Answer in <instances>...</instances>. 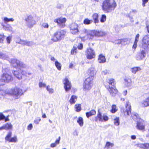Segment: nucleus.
Masks as SVG:
<instances>
[{
	"instance_id": "nucleus-1",
	"label": "nucleus",
	"mask_w": 149,
	"mask_h": 149,
	"mask_svg": "<svg viewBox=\"0 0 149 149\" xmlns=\"http://www.w3.org/2000/svg\"><path fill=\"white\" fill-rule=\"evenodd\" d=\"M117 6L114 0H104L102 2V9L105 13H110Z\"/></svg>"
},
{
	"instance_id": "nucleus-2",
	"label": "nucleus",
	"mask_w": 149,
	"mask_h": 149,
	"mask_svg": "<svg viewBox=\"0 0 149 149\" xmlns=\"http://www.w3.org/2000/svg\"><path fill=\"white\" fill-rule=\"evenodd\" d=\"M104 84L111 95L112 96H115L118 93V91L114 85V80L112 78L107 79Z\"/></svg>"
},
{
	"instance_id": "nucleus-3",
	"label": "nucleus",
	"mask_w": 149,
	"mask_h": 149,
	"mask_svg": "<svg viewBox=\"0 0 149 149\" xmlns=\"http://www.w3.org/2000/svg\"><path fill=\"white\" fill-rule=\"evenodd\" d=\"M24 94V91L21 88L15 87L10 90V95L15 99H18Z\"/></svg>"
},
{
	"instance_id": "nucleus-4",
	"label": "nucleus",
	"mask_w": 149,
	"mask_h": 149,
	"mask_svg": "<svg viewBox=\"0 0 149 149\" xmlns=\"http://www.w3.org/2000/svg\"><path fill=\"white\" fill-rule=\"evenodd\" d=\"M10 63L11 65L13 67L18 68L20 70H22L21 68H26L27 67L26 64L15 58H12L11 59Z\"/></svg>"
},
{
	"instance_id": "nucleus-5",
	"label": "nucleus",
	"mask_w": 149,
	"mask_h": 149,
	"mask_svg": "<svg viewBox=\"0 0 149 149\" xmlns=\"http://www.w3.org/2000/svg\"><path fill=\"white\" fill-rule=\"evenodd\" d=\"M10 63L11 65L13 67L18 68L20 70H22L21 68H26L27 67L26 64L15 58H12L11 59Z\"/></svg>"
},
{
	"instance_id": "nucleus-6",
	"label": "nucleus",
	"mask_w": 149,
	"mask_h": 149,
	"mask_svg": "<svg viewBox=\"0 0 149 149\" xmlns=\"http://www.w3.org/2000/svg\"><path fill=\"white\" fill-rule=\"evenodd\" d=\"M93 85V80L92 78H87L83 84V88L84 91H88L92 88Z\"/></svg>"
},
{
	"instance_id": "nucleus-7",
	"label": "nucleus",
	"mask_w": 149,
	"mask_h": 149,
	"mask_svg": "<svg viewBox=\"0 0 149 149\" xmlns=\"http://www.w3.org/2000/svg\"><path fill=\"white\" fill-rule=\"evenodd\" d=\"M65 33V31L62 30H59L56 32L52 40L54 42H57L64 38Z\"/></svg>"
},
{
	"instance_id": "nucleus-8",
	"label": "nucleus",
	"mask_w": 149,
	"mask_h": 149,
	"mask_svg": "<svg viewBox=\"0 0 149 149\" xmlns=\"http://www.w3.org/2000/svg\"><path fill=\"white\" fill-rule=\"evenodd\" d=\"M141 47L145 50L149 49V35H146L144 36L142 40Z\"/></svg>"
},
{
	"instance_id": "nucleus-9",
	"label": "nucleus",
	"mask_w": 149,
	"mask_h": 149,
	"mask_svg": "<svg viewBox=\"0 0 149 149\" xmlns=\"http://www.w3.org/2000/svg\"><path fill=\"white\" fill-rule=\"evenodd\" d=\"M12 73L14 75L19 79H22V74L27 76V75H30L31 74V72H27L23 70H18V71H13Z\"/></svg>"
},
{
	"instance_id": "nucleus-10",
	"label": "nucleus",
	"mask_w": 149,
	"mask_h": 149,
	"mask_svg": "<svg viewBox=\"0 0 149 149\" xmlns=\"http://www.w3.org/2000/svg\"><path fill=\"white\" fill-rule=\"evenodd\" d=\"M91 31L88 30L85 28H83L81 30V40L84 41L87 38L89 39H91L90 37V34Z\"/></svg>"
},
{
	"instance_id": "nucleus-11",
	"label": "nucleus",
	"mask_w": 149,
	"mask_h": 149,
	"mask_svg": "<svg viewBox=\"0 0 149 149\" xmlns=\"http://www.w3.org/2000/svg\"><path fill=\"white\" fill-rule=\"evenodd\" d=\"M106 34V33L102 31L93 30L91 31L90 34V37L91 39L93 38L94 36L97 37L102 36Z\"/></svg>"
},
{
	"instance_id": "nucleus-12",
	"label": "nucleus",
	"mask_w": 149,
	"mask_h": 149,
	"mask_svg": "<svg viewBox=\"0 0 149 149\" xmlns=\"http://www.w3.org/2000/svg\"><path fill=\"white\" fill-rule=\"evenodd\" d=\"M26 26L29 28H31L34 25L36 22L33 19V16L30 15L25 19Z\"/></svg>"
},
{
	"instance_id": "nucleus-13",
	"label": "nucleus",
	"mask_w": 149,
	"mask_h": 149,
	"mask_svg": "<svg viewBox=\"0 0 149 149\" xmlns=\"http://www.w3.org/2000/svg\"><path fill=\"white\" fill-rule=\"evenodd\" d=\"M78 26L77 24L73 23L70 26V30L71 33L73 34H77L79 31L78 29Z\"/></svg>"
},
{
	"instance_id": "nucleus-14",
	"label": "nucleus",
	"mask_w": 149,
	"mask_h": 149,
	"mask_svg": "<svg viewBox=\"0 0 149 149\" xmlns=\"http://www.w3.org/2000/svg\"><path fill=\"white\" fill-rule=\"evenodd\" d=\"M86 56L87 58L89 60L95 57V52L91 48H88L86 51Z\"/></svg>"
},
{
	"instance_id": "nucleus-15",
	"label": "nucleus",
	"mask_w": 149,
	"mask_h": 149,
	"mask_svg": "<svg viewBox=\"0 0 149 149\" xmlns=\"http://www.w3.org/2000/svg\"><path fill=\"white\" fill-rule=\"evenodd\" d=\"M136 127L139 130L144 131L145 130V122L142 119H140L139 121H138Z\"/></svg>"
},
{
	"instance_id": "nucleus-16",
	"label": "nucleus",
	"mask_w": 149,
	"mask_h": 149,
	"mask_svg": "<svg viewBox=\"0 0 149 149\" xmlns=\"http://www.w3.org/2000/svg\"><path fill=\"white\" fill-rule=\"evenodd\" d=\"M125 107L126 109L125 110H122L121 111L124 113V114L125 116L129 115L131 113V109L130 103L128 101H127L126 102Z\"/></svg>"
},
{
	"instance_id": "nucleus-17",
	"label": "nucleus",
	"mask_w": 149,
	"mask_h": 149,
	"mask_svg": "<svg viewBox=\"0 0 149 149\" xmlns=\"http://www.w3.org/2000/svg\"><path fill=\"white\" fill-rule=\"evenodd\" d=\"M63 83L64 84V88L66 91H68L71 89V84L67 78H66L64 80Z\"/></svg>"
},
{
	"instance_id": "nucleus-18",
	"label": "nucleus",
	"mask_w": 149,
	"mask_h": 149,
	"mask_svg": "<svg viewBox=\"0 0 149 149\" xmlns=\"http://www.w3.org/2000/svg\"><path fill=\"white\" fill-rule=\"evenodd\" d=\"M66 21V19L64 18L55 19L54 20V22L57 23L58 24H59L60 26L62 27H64L65 26V23Z\"/></svg>"
},
{
	"instance_id": "nucleus-19",
	"label": "nucleus",
	"mask_w": 149,
	"mask_h": 149,
	"mask_svg": "<svg viewBox=\"0 0 149 149\" xmlns=\"http://www.w3.org/2000/svg\"><path fill=\"white\" fill-rule=\"evenodd\" d=\"M96 71L95 69L93 67L90 68L88 70V74L90 76L88 78H92V80H93L94 76L95 75Z\"/></svg>"
},
{
	"instance_id": "nucleus-20",
	"label": "nucleus",
	"mask_w": 149,
	"mask_h": 149,
	"mask_svg": "<svg viewBox=\"0 0 149 149\" xmlns=\"http://www.w3.org/2000/svg\"><path fill=\"white\" fill-rule=\"evenodd\" d=\"M147 50H145L144 49H141V47L140 53L137 59L138 60H140L144 58L146 55V52Z\"/></svg>"
},
{
	"instance_id": "nucleus-21",
	"label": "nucleus",
	"mask_w": 149,
	"mask_h": 149,
	"mask_svg": "<svg viewBox=\"0 0 149 149\" xmlns=\"http://www.w3.org/2000/svg\"><path fill=\"white\" fill-rule=\"evenodd\" d=\"M98 119L100 121L102 122L104 120V121H106L108 120V117L106 115H103L102 116L101 113L98 112V114H97V116Z\"/></svg>"
},
{
	"instance_id": "nucleus-22",
	"label": "nucleus",
	"mask_w": 149,
	"mask_h": 149,
	"mask_svg": "<svg viewBox=\"0 0 149 149\" xmlns=\"http://www.w3.org/2000/svg\"><path fill=\"white\" fill-rule=\"evenodd\" d=\"M124 84L125 86L128 88H130L132 85V81L131 79L126 77L124 79Z\"/></svg>"
},
{
	"instance_id": "nucleus-23",
	"label": "nucleus",
	"mask_w": 149,
	"mask_h": 149,
	"mask_svg": "<svg viewBox=\"0 0 149 149\" xmlns=\"http://www.w3.org/2000/svg\"><path fill=\"white\" fill-rule=\"evenodd\" d=\"M137 146L142 149H149V143H139L136 144Z\"/></svg>"
},
{
	"instance_id": "nucleus-24",
	"label": "nucleus",
	"mask_w": 149,
	"mask_h": 149,
	"mask_svg": "<svg viewBox=\"0 0 149 149\" xmlns=\"http://www.w3.org/2000/svg\"><path fill=\"white\" fill-rule=\"evenodd\" d=\"M141 106L143 107H145L149 106V97L141 103Z\"/></svg>"
},
{
	"instance_id": "nucleus-25",
	"label": "nucleus",
	"mask_w": 149,
	"mask_h": 149,
	"mask_svg": "<svg viewBox=\"0 0 149 149\" xmlns=\"http://www.w3.org/2000/svg\"><path fill=\"white\" fill-rule=\"evenodd\" d=\"M98 15L97 13H94L92 16V18L95 24L98 23L99 20L98 19Z\"/></svg>"
},
{
	"instance_id": "nucleus-26",
	"label": "nucleus",
	"mask_w": 149,
	"mask_h": 149,
	"mask_svg": "<svg viewBox=\"0 0 149 149\" xmlns=\"http://www.w3.org/2000/svg\"><path fill=\"white\" fill-rule=\"evenodd\" d=\"M106 59L105 56L102 54L100 55L99 56L98 62L100 63H103L106 62Z\"/></svg>"
},
{
	"instance_id": "nucleus-27",
	"label": "nucleus",
	"mask_w": 149,
	"mask_h": 149,
	"mask_svg": "<svg viewBox=\"0 0 149 149\" xmlns=\"http://www.w3.org/2000/svg\"><path fill=\"white\" fill-rule=\"evenodd\" d=\"M20 44L28 46H31L33 45V43L31 42L28 41L27 40H22Z\"/></svg>"
},
{
	"instance_id": "nucleus-28",
	"label": "nucleus",
	"mask_w": 149,
	"mask_h": 149,
	"mask_svg": "<svg viewBox=\"0 0 149 149\" xmlns=\"http://www.w3.org/2000/svg\"><path fill=\"white\" fill-rule=\"evenodd\" d=\"M132 117L133 119L137 122L138 121H139L140 119H141L140 118L138 114L137 113H132Z\"/></svg>"
},
{
	"instance_id": "nucleus-29",
	"label": "nucleus",
	"mask_w": 149,
	"mask_h": 149,
	"mask_svg": "<svg viewBox=\"0 0 149 149\" xmlns=\"http://www.w3.org/2000/svg\"><path fill=\"white\" fill-rule=\"evenodd\" d=\"M139 36L140 35L139 34H137L135 37V41L132 47V48L134 49H135L137 47V43L139 40Z\"/></svg>"
},
{
	"instance_id": "nucleus-30",
	"label": "nucleus",
	"mask_w": 149,
	"mask_h": 149,
	"mask_svg": "<svg viewBox=\"0 0 149 149\" xmlns=\"http://www.w3.org/2000/svg\"><path fill=\"white\" fill-rule=\"evenodd\" d=\"M77 97L75 95H72L69 100L70 104H74L77 101Z\"/></svg>"
},
{
	"instance_id": "nucleus-31",
	"label": "nucleus",
	"mask_w": 149,
	"mask_h": 149,
	"mask_svg": "<svg viewBox=\"0 0 149 149\" xmlns=\"http://www.w3.org/2000/svg\"><path fill=\"white\" fill-rule=\"evenodd\" d=\"M141 70V68L139 67H134L131 69V71L133 74H135L138 71H140Z\"/></svg>"
},
{
	"instance_id": "nucleus-32",
	"label": "nucleus",
	"mask_w": 149,
	"mask_h": 149,
	"mask_svg": "<svg viewBox=\"0 0 149 149\" xmlns=\"http://www.w3.org/2000/svg\"><path fill=\"white\" fill-rule=\"evenodd\" d=\"M96 113V111L94 110H91L89 112H86V115L87 117L88 118L90 116L94 115Z\"/></svg>"
},
{
	"instance_id": "nucleus-33",
	"label": "nucleus",
	"mask_w": 149,
	"mask_h": 149,
	"mask_svg": "<svg viewBox=\"0 0 149 149\" xmlns=\"http://www.w3.org/2000/svg\"><path fill=\"white\" fill-rule=\"evenodd\" d=\"M77 122L81 127H82L83 126L84 122L83 119L82 117H79L77 119Z\"/></svg>"
},
{
	"instance_id": "nucleus-34",
	"label": "nucleus",
	"mask_w": 149,
	"mask_h": 149,
	"mask_svg": "<svg viewBox=\"0 0 149 149\" xmlns=\"http://www.w3.org/2000/svg\"><path fill=\"white\" fill-rule=\"evenodd\" d=\"M5 120V121L9 120L8 116L6 117L1 113H0V120Z\"/></svg>"
},
{
	"instance_id": "nucleus-35",
	"label": "nucleus",
	"mask_w": 149,
	"mask_h": 149,
	"mask_svg": "<svg viewBox=\"0 0 149 149\" xmlns=\"http://www.w3.org/2000/svg\"><path fill=\"white\" fill-rule=\"evenodd\" d=\"M60 140V137L59 136L58 138V139L56 140L55 143L51 144L50 146L52 148H54L56 147L57 144L59 143Z\"/></svg>"
},
{
	"instance_id": "nucleus-36",
	"label": "nucleus",
	"mask_w": 149,
	"mask_h": 149,
	"mask_svg": "<svg viewBox=\"0 0 149 149\" xmlns=\"http://www.w3.org/2000/svg\"><path fill=\"white\" fill-rule=\"evenodd\" d=\"M3 22H2L1 23V25L3 26H6L5 24H6L7 23L9 22V19L8 18L6 17H5L3 19Z\"/></svg>"
},
{
	"instance_id": "nucleus-37",
	"label": "nucleus",
	"mask_w": 149,
	"mask_h": 149,
	"mask_svg": "<svg viewBox=\"0 0 149 149\" xmlns=\"http://www.w3.org/2000/svg\"><path fill=\"white\" fill-rule=\"evenodd\" d=\"M74 107L75 111L78 112L80 111L81 110V105L80 104H76L75 105Z\"/></svg>"
},
{
	"instance_id": "nucleus-38",
	"label": "nucleus",
	"mask_w": 149,
	"mask_h": 149,
	"mask_svg": "<svg viewBox=\"0 0 149 149\" xmlns=\"http://www.w3.org/2000/svg\"><path fill=\"white\" fill-rule=\"evenodd\" d=\"M55 65L58 70H61V64L58 61H55Z\"/></svg>"
},
{
	"instance_id": "nucleus-39",
	"label": "nucleus",
	"mask_w": 149,
	"mask_h": 149,
	"mask_svg": "<svg viewBox=\"0 0 149 149\" xmlns=\"http://www.w3.org/2000/svg\"><path fill=\"white\" fill-rule=\"evenodd\" d=\"M17 137L16 136H15L13 137H10V142L16 143L17 141Z\"/></svg>"
},
{
	"instance_id": "nucleus-40",
	"label": "nucleus",
	"mask_w": 149,
	"mask_h": 149,
	"mask_svg": "<svg viewBox=\"0 0 149 149\" xmlns=\"http://www.w3.org/2000/svg\"><path fill=\"white\" fill-rule=\"evenodd\" d=\"M113 143L109 142H107L106 144L105 147L107 148V149L111 147H112L114 146Z\"/></svg>"
},
{
	"instance_id": "nucleus-41",
	"label": "nucleus",
	"mask_w": 149,
	"mask_h": 149,
	"mask_svg": "<svg viewBox=\"0 0 149 149\" xmlns=\"http://www.w3.org/2000/svg\"><path fill=\"white\" fill-rule=\"evenodd\" d=\"M109 73L110 71L109 70L107 69H105L102 71L101 74L102 75H108L109 74Z\"/></svg>"
},
{
	"instance_id": "nucleus-42",
	"label": "nucleus",
	"mask_w": 149,
	"mask_h": 149,
	"mask_svg": "<svg viewBox=\"0 0 149 149\" xmlns=\"http://www.w3.org/2000/svg\"><path fill=\"white\" fill-rule=\"evenodd\" d=\"M46 89L47 91L50 94H52L54 93V90L50 87L49 86H48L46 87Z\"/></svg>"
},
{
	"instance_id": "nucleus-43",
	"label": "nucleus",
	"mask_w": 149,
	"mask_h": 149,
	"mask_svg": "<svg viewBox=\"0 0 149 149\" xmlns=\"http://www.w3.org/2000/svg\"><path fill=\"white\" fill-rule=\"evenodd\" d=\"M92 20L89 19L88 18L85 19L84 21V23L85 24H89L92 23Z\"/></svg>"
},
{
	"instance_id": "nucleus-44",
	"label": "nucleus",
	"mask_w": 149,
	"mask_h": 149,
	"mask_svg": "<svg viewBox=\"0 0 149 149\" xmlns=\"http://www.w3.org/2000/svg\"><path fill=\"white\" fill-rule=\"evenodd\" d=\"M114 123L116 125L118 126L119 125L120 121L119 118L116 117L114 119Z\"/></svg>"
},
{
	"instance_id": "nucleus-45",
	"label": "nucleus",
	"mask_w": 149,
	"mask_h": 149,
	"mask_svg": "<svg viewBox=\"0 0 149 149\" xmlns=\"http://www.w3.org/2000/svg\"><path fill=\"white\" fill-rule=\"evenodd\" d=\"M117 110V109H116V106L115 105H113L112 106V109L111 110V113H115Z\"/></svg>"
},
{
	"instance_id": "nucleus-46",
	"label": "nucleus",
	"mask_w": 149,
	"mask_h": 149,
	"mask_svg": "<svg viewBox=\"0 0 149 149\" xmlns=\"http://www.w3.org/2000/svg\"><path fill=\"white\" fill-rule=\"evenodd\" d=\"M106 19V16L105 15L103 14L102 15L100 18V22H104Z\"/></svg>"
},
{
	"instance_id": "nucleus-47",
	"label": "nucleus",
	"mask_w": 149,
	"mask_h": 149,
	"mask_svg": "<svg viewBox=\"0 0 149 149\" xmlns=\"http://www.w3.org/2000/svg\"><path fill=\"white\" fill-rule=\"evenodd\" d=\"M77 49L76 47H74L71 50V54L72 55L74 54L77 52Z\"/></svg>"
},
{
	"instance_id": "nucleus-48",
	"label": "nucleus",
	"mask_w": 149,
	"mask_h": 149,
	"mask_svg": "<svg viewBox=\"0 0 149 149\" xmlns=\"http://www.w3.org/2000/svg\"><path fill=\"white\" fill-rule=\"evenodd\" d=\"M6 36L3 34H0V43H3Z\"/></svg>"
},
{
	"instance_id": "nucleus-49",
	"label": "nucleus",
	"mask_w": 149,
	"mask_h": 149,
	"mask_svg": "<svg viewBox=\"0 0 149 149\" xmlns=\"http://www.w3.org/2000/svg\"><path fill=\"white\" fill-rule=\"evenodd\" d=\"M42 26L45 29H48L49 27L48 24L47 23H43L42 24Z\"/></svg>"
},
{
	"instance_id": "nucleus-50",
	"label": "nucleus",
	"mask_w": 149,
	"mask_h": 149,
	"mask_svg": "<svg viewBox=\"0 0 149 149\" xmlns=\"http://www.w3.org/2000/svg\"><path fill=\"white\" fill-rule=\"evenodd\" d=\"M39 86L40 88L45 87L46 84L45 83L40 82L39 84Z\"/></svg>"
},
{
	"instance_id": "nucleus-51",
	"label": "nucleus",
	"mask_w": 149,
	"mask_h": 149,
	"mask_svg": "<svg viewBox=\"0 0 149 149\" xmlns=\"http://www.w3.org/2000/svg\"><path fill=\"white\" fill-rule=\"evenodd\" d=\"M41 120L40 118L38 117L36 118L34 120V123L36 124H39V122Z\"/></svg>"
},
{
	"instance_id": "nucleus-52",
	"label": "nucleus",
	"mask_w": 149,
	"mask_h": 149,
	"mask_svg": "<svg viewBox=\"0 0 149 149\" xmlns=\"http://www.w3.org/2000/svg\"><path fill=\"white\" fill-rule=\"evenodd\" d=\"M15 41L17 43L20 44L21 41H22V40H21L20 38L19 37H16L15 38Z\"/></svg>"
},
{
	"instance_id": "nucleus-53",
	"label": "nucleus",
	"mask_w": 149,
	"mask_h": 149,
	"mask_svg": "<svg viewBox=\"0 0 149 149\" xmlns=\"http://www.w3.org/2000/svg\"><path fill=\"white\" fill-rule=\"evenodd\" d=\"M3 129L6 130H8L9 129V124L7 123L4 125L3 126Z\"/></svg>"
},
{
	"instance_id": "nucleus-54",
	"label": "nucleus",
	"mask_w": 149,
	"mask_h": 149,
	"mask_svg": "<svg viewBox=\"0 0 149 149\" xmlns=\"http://www.w3.org/2000/svg\"><path fill=\"white\" fill-rule=\"evenodd\" d=\"M8 76V75L6 74H3L2 77L3 80H7V78Z\"/></svg>"
},
{
	"instance_id": "nucleus-55",
	"label": "nucleus",
	"mask_w": 149,
	"mask_h": 149,
	"mask_svg": "<svg viewBox=\"0 0 149 149\" xmlns=\"http://www.w3.org/2000/svg\"><path fill=\"white\" fill-rule=\"evenodd\" d=\"M122 45H125L127 44L128 40L127 38H125L123 39H122Z\"/></svg>"
},
{
	"instance_id": "nucleus-56",
	"label": "nucleus",
	"mask_w": 149,
	"mask_h": 149,
	"mask_svg": "<svg viewBox=\"0 0 149 149\" xmlns=\"http://www.w3.org/2000/svg\"><path fill=\"white\" fill-rule=\"evenodd\" d=\"M77 47L79 49H82L83 48V45L82 44L80 43L78 45Z\"/></svg>"
},
{
	"instance_id": "nucleus-57",
	"label": "nucleus",
	"mask_w": 149,
	"mask_h": 149,
	"mask_svg": "<svg viewBox=\"0 0 149 149\" xmlns=\"http://www.w3.org/2000/svg\"><path fill=\"white\" fill-rule=\"evenodd\" d=\"M33 128L32 125L30 124L27 127V129L28 130H31Z\"/></svg>"
},
{
	"instance_id": "nucleus-58",
	"label": "nucleus",
	"mask_w": 149,
	"mask_h": 149,
	"mask_svg": "<svg viewBox=\"0 0 149 149\" xmlns=\"http://www.w3.org/2000/svg\"><path fill=\"white\" fill-rule=\"evenodd\" d=\"M5 139L6 141H9V134H8L5 137Z\"/></svg>"
},
{
	"instance_id": "nucleus-59",
	"label": "nucleus",
	"mask_w": 149,
	"mask_h": 149,
	"mask_svg": "<svg viewBox=\"0 0 149 149\" xmlns=\"http://www.w3.org/2000/svg\"><path fill=\"white\" fill-rule=\"evenodd\" d=\"M148 0H142V5L144 7L145 6V3H147L148 2Z\"/></svg>"
},
{
	"instance_id": "nucleus-60",
	"label": "nucleus",
	"mask_w": 149,
	"mask_h": 149,
	"mask_svg": "<svg viewBox=\"0 0 149 149\" xmlns=\"http://www.w3.org/2000/svg\"><path fill=\"white\" fill-rule=\"evenodd\" d=\"M116 43L117 44H121L122 45V39L121 40H118L116 42Z\"/></svg>"
},
{
	"instance_id": "nucleus-61",
	"label": "nucleus",
	"mask_w": 149,
	"mask_h": 149,
	"mask_svg": "<svg viewBox=\"0 0 149 149\" xmlns=\"http://www.w3.org/2000/svg\"><path fill=\"white\" fill-rule=\"evenodd\" d=\"M5 56V55L1 52H0V58H3Z\"/></svg>"
},
{
	"instance_id": "nucleus-62",
	"label": "nucleus",
	"mask_w": 149,
	"mask_h": 149,
	"mask_svg": "<svg viewBox=\"0 0 149 149\" xmlns=\"http://www.w3.org/2000/svg\"><path fill=\"white\" fill-rule=\"evenodd\" d=\"M50 59H51V60H52V61H53L54 62H55V61H57L54 58V57H52Z\"/></svg>"
},
{
	"instance_id": "nucleus-63",
	"label": "nucleus",
	"mask_w": 149,
	"mask_h": 149,
	"mask_svg": "<svg viewBox=\"0 0 149 149\" xmlns=\"http://www.w3.org/2000/svg\"><path fill=\"white\" fill-rule=\"evenodd\" d=\"M127 93V90L124 91L123 92V94L124 95H126Z\"/></svg>"
},
{
	"instance_id": "nucleus-64",
	"label": "nucleus",
	"mask_w": 149,
	"mask_h": 149,
	"mask_svg": "<svg viewBox=\"0 0 149 149\" xmlns=\"http://www.w3.org/2000/svg\"><path fill=\"white\" fill-rule=\"evenodd\" d=\"M131 138L132 139H136V136L135 135H132Z\"/></svg>"
}]
</instances>
